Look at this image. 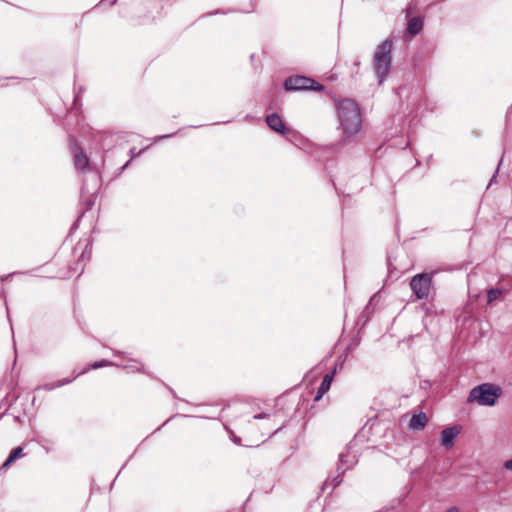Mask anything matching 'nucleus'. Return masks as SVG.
Wrapping results in <instances>:
<instances>
[{
	"mask_svg": "<svg viewBox=\"0 0 512 512\" xmlns=\"http://www.w3.org/2000/svg\"><path fill=\"white\" fill-rule=\"evenodd\" d=\"M503 291L498 288H491L487 293L488 303H491L495 300H497L501 295Z\"/></svg>",
	"mask_w": 512,
	"mask_h": 512,
	"instance_id": "nucleus-14",
	"label": "nucleus"
},
{
	"mask_svg": "<svg viewBox=\"0 0 512 512\" xmlns=\"http://www.w3.org/2000/svg\"><path fill=\"white\" fill-rule=\"evenodd\" d=\"M502 395V389L492 383H483L474 387L467 398L468 402H477L481 406H493Z\"/></svg>",
	"mask_w": 512,
	"mask_h": 512,
	"instance_id": "nucleus-2",
	"label": "nucleus"
},
{
	"mask_svg": "<svg viewBox=\"0 0 512 512\" xmlns=\"http://www.w3.org/2000/svg\"><path fill=\"white\" fill-rule=\"evenodd\" d=\"M73 381V379H63L61 381H59L57 384H45L43 386H41L40 388H43L44 390H53L54 388L56 387H61L63 385H66V384H69Z\"/></svg>",
	"mask_w": 512,
	"mask_h": 512,
	"instance_id": "nucleus-15",
	"label": "nucleus"
},
{
	"mask_svg": "<svg viewBox=\"0 0 512 512\" xmlns=\"http://www.w3.org/2000/svg\"><path fill=\"white\" fill-rule=\"evenodd\" d=\"M504 468L507 469V470H512V459L511 460H507L504 463Z\"/></svg>",
	"mask_w": 512,
	"mask_h": 512,
	"instance_id": "nucleus-18",
	"label": "nucleus"
},
{
	"mask_svg": "<svg viewBox=\"0 0 512 512\" xmlns=\"http://www.w3.org/2000/svg\"><path fill=\"white\" fill-rule=\"evenodd\" d=\"M22 452L23 449L21 447L13 449L6 461L3 463L2 468H8L16 459L22 456Z\"/></svg>",
	"mask_w": 512,
	"mask_h": 512,
	"instance_id": "nucleus-13",
	"label": "nucleus"
},
{
	"mask_svg": "<svg viewBox=\"0 0 512 512\" xmlns=\"http://www.w3.org/2000/svg\"><path fill=\"white\" fill-rule=\"evenodd\" d=\"M461 427L458 425H454L451 427H447L441 431V445L446 449H449L453 446L454 439L460 434Z\"/></svg>",
	"mask_w": 512,
	"mask_h": 512,
	"instance_id": "nucleus-7",
	"label": "nucleus"
},
{
	"mask_svg": "<svg viewBox=\"0 0 512 512\" xmlns=\"http://www.w3.org/2000/svg\"><path fill=\"white\" fill-rule=\"evenodd\" d=\"M79 376H80V373H77L73 379H75L76 377H79Z\"/></svg>",
	"mask_w": 512,
	"mask_h": 512,
	"instance_id": "nucleus-24",
	"label": "nucleus"
},
{
	"mask_svg": "<svg viewBox=\"0 0 512 512\" xmlns=\"http://www.w3.org/2000/svg\"><path fill=\"white\" fill-rule=\"evenodd\" d=\"M109 365H112L111 362L107 361V360H101L99 362H95L91 365V368L92 369H97V368H101V367H104V366H109Z\"/></svg>",
	"mask_w": 512,
	"mask_h": 512,
	"instance_id": "nucleus-16",
	"label": "nucleus"
},
{
	"mask_svg": "<svg viewBox=\"0 0 512 512\" xmlns=\"http://www.w3.org/2000/svg\"><path fill=\"white\" fill-rule=\"evenodd\" d=\"M338 130H341L340 144H349L360 132L362 117L358 104L349 98L336 101Z\"/></svg>",
	"mask_w": 512,
	"mask_h": 512,
	"instance_id": "nucleus-1",
	"label": "nucleus"
},
{
	"mask_svg": "<svg viewBox=\"0 0 512 512\" xmlns=\"http://www.w3.org/2000/svg\"><path fill=\"white\" fill-rule=\"evenodd\" d=\"M432 276L427 273L417 274L410 281V288L417 299L427 298L430 292Z\"/></svg>",
	"mask_w": 512,
	"mask_h": 512,
	"instance_id": "nucleus-6",
	"label": "nucleus"
},
{
	"mask_svg": "<svg viewBox=\"0 0 512 512\" xmlns=\"http://www.w3.org/2000/svg\"><path fill=\"white\" fill-rule=\"evenodd\" d=\"M71 148H72V153H73V156H74V164H75V167L80 170V171H83L84 169H86L89 165V159L88 157L86 156V154L83 153L82 149L74 142L71 143Z\"/></svg>",
	"mask_w": 512,
	"mask_h": 512,
	"instance_id": "nucleus-8",
	"label": "nucleus"
},
{
	"mask_svg": "<svg viewBox=\"0 0 512 512\" xmlns=\"http://www.w3.org/2000/svg\"><path fill=\"white\" fill-rule=\"evenodd\" d=\"M79 376H80V373H77L73 379H75L76 377H79Z\"/></svg>",
	"mask_w": 512,
	"mask_h": 512,
	"instance_id": "nucleus-25",
	"label": "nucleus"
},
{
	"mask_svg": "<svg viewBox=\"0 0 512 512\" xmlns=\"http://www.w3.org/2000/svg\"><path fill=\"white\" fill-rule=\"evenodd\" d=\"M360 63L359 61H355L354 65L358 66Z\"/></svg>",
	"mask_w": 512,
	"mask_h": 512,
	"instance_id": "nucleus-23",
	"label": "nucleus"
},
{
	"mask_svg": "<svg viewBox=\"0 0 512 512\" xmlns=\"http://www.w3.org/2000/svg\"><path fill=\"white\" fill-rule=\"evenodd\" d=\"M446 512H459V510L456 507H451Z\"/></svg>",
	"mask_w": 512,
	"mask_h": 512,
	"instance_id": "nucleus-21",
	"label": "nucleus"
},
{
	"mask_svg": "<svg viewBox=\"0 0 512 512\" xmlns=\"http://www.w3.org/2000/svg\"><path fill=\"white\" fill-rule=\"evenodd\" d=\"M266 417H268V415L266 413H260V414H256L253 418L254 419H263Z\"/></svg>",
	"mask_w": 512,
	"mask_h": 512,
	"instance_id": "nucleus-19",
	"label": "nucleus"
},
{
	"mask_svg": "<svg viewBox=\"0 0 512 512\" xmlns=\"http://www.w3.org/2000/svg\"><path fill=\"white\" fill-rule=\"evenodd\" d=\"M284 87L287 91L297 90H323V86L317 83L315 80L305 76H291L288 77L284 82Z\"/></svg>",
	"mask_w": 512,
	"mask_h": 512,
	"instance_id": "nucleus-4",
	"label": "nucleus"
},
{
	"mask_svg": "<svg viewBox=\"0 0 512 512\" xmlns=\"http://www.w3.org/2000/svg\"><path fill=\"white\" fill-rule=\"evenodd\" d=\"M392 41L390 39L384 40L378 45L374 55V70L378 77L379 84H382L389 73L392 58Z\"/></svg>",
	"mask_w": 512,
	"mask_h": 512,
	"instance_id": "nucleus-3",
	"label": "nucleus"
},
{
	"mask_svg": "<svg viewBox=\"0 0 512 512\" xmlns=\"http://www.w3.org/2000/svg\"><path fill=\"white\" fill-rule=\"evenodd\" d=\"M495 179H496V173H494L492 178L490 179L488 187L491 186L493 184V182H495Z\"/></svg>",
	"mask_w": 512,
	"mask_h": 512,
	"instance_id": "nucleus-20",
	"label": "nucleus"
},
{
	"mask_svg": "<svg viewBox=\"0 0 512 512\" xmlns=\"http://www.w3.org/2000/svg\"><path fill=\"white\" fill-rule=\"evenodd\" d=\"M356 462L357 460L354 455H350L349 452L341 453L339 455V464L337 466V471L339 474L333 479L328 478L323 484V489L329 485L332 487V489L337 487L342 481L341 475H343L348 469L355 465Z\"/></svg>",
	"mask_w": 512,
	"mask_h": 512,
	"instance_id": "nucleus-5",
	"label": "nucleus"
},
{
	"mask_svg": "<svg viewBox=\"0 0 512 512\" xmlns=\"http://www.w3.org/2000/svg\"><path fill=\"white\" fill-rule=\"evenodd\" d=\"M428 418L424 412H420L419 414L413 415L409 426L413 430H421L425 427Z\"/></svg>",
	"mask_w": 512,
	"mask_h": 512,
	"instance_id": "nucleus-11",
	"label": "nucleus"
},
{
	"mask_svg": "<svg viewBox=\"0 0 512 512\" xmlns=\"http://www.w3.org/2000/svg\"><path fill=\"white\" fill-rule=\"evenodd\" d=\"M335 373H336V369H334L330 373H327L324 376L320 386L318 387L317 394L314 398V401L320 400L323 397V395L330 389V386H331V383H332Z\"/></svg>",
	"mask_w": 512,
	"mask_h": 512,
	"instance_id": "nucleus-10",
	"label": "nucleus"
},
{
	"mask_svg": "<svg viewBox=\"0 0 512 512\" xmlns=\"http://www.w3.org/2000/svg\"><path fill=\"white\" fill-rule=\"evenodd\" d=\"M266 123L273 131L277 133L286 134L289 131L282 118L276 113L268 115L266 117Z\"/></svg>",
	"mask_w": 512,
	"mask_h": 512,
	"instance_id": "nucleus-9",
	"label": "nucleus"
},
{
	"mask_svg": "<svg viewBox=\"0 0 512 512\" xmlns=\"http://www.w3.org/2000/svg\"><path fill=\"white\" fill-rule=\"evenodd\" d=\"M422 28H423V20L421 17H414L408 21L407 32L410 35L415 36V35L419 34L421 32Z\"/></svg>",
	"mask_w": 512,
	"mask_h": 512,
	"instance_id": "nucleus-12",
	"label": "nucleus"
},
{
	"mask_svg": "<svg viewBox=\"0 0 512 512\" xmlns=\"http://www.w3.org/2000/svg\"><path fill=\"white\" fill-rule=\"evenodd\" d=\"M143 150H140V151H136V148L133 147L130 149V155H131V158H135L137 156H139L141 153H142Z\"/></svg>",
	"mask_w": 512,
	"mask_h": 512,
	"instance_id": "nucleus-17",
	"label": "nucleus"
},
{
	"mask_svg": "<svg viewBox=\"0 0 512 512\" xmlns=\"http://www.w3.org/2000/svg\"><path fill=\"white\" fill-rule=\"evenodd\" d=\"M130 161L126 162L125 165L123 166V169H125L128 165H129Z\"/></svg>",
	"mask_w": 512,
	"mask_h": 512,
	"instance_id": "nucleus-22",
	"label": "nucleus"
}]
</instances>
